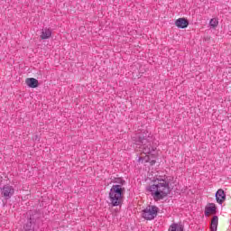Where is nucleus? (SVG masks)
Wrapping results in <instances>:
<instances>
[{
  "instance_id": "3",
  "label": "nucleus",
  "mask_w": 231,
  "mask_h": 231,
  "mask_svg": "<svg viewBox=\"0 0 231 231\" xmlns=\"http://www.w3.org/2000/svg\"><path fill=\"white\" fill-rule=\"evenodd\" d=\"M125 192V188L122 185H113L110 189L109 199L112 207H120L124 203V194Z\"/></svg>"
},
{
  "instance_id": "5",
  "label": "nucleus",
  "mask_w": 231,
  "mask_h": 231,
  "mask_svg": "<svg viewBox=\"0 0 231 231\" xmlns=\"http://www.w3.org/2000/svg\"><path fill=\"white\" fill-rule=\"evenodd\" d=\"M158 212H160V208L158 207L148 206L143 210V217L146 219V221H152V219H154V217L158 216Z\"/></svg>"
},
{
  "instance_id": "2",
  "label": "nucleus",
  "mask_w": 231,
  "mask_h": 231,
  "mask_svg": "<svg viewBox=\"0 0 231 231\" xmlns=\"http://www.w3.org/2000/svg\"><path fill=\"white\" fill-rule=\"evenodd\" d=\"M155 184L146 187L147 192H151L154 201H160L167 198L171 192L170 181L165 179H156Z\"/></svg>"
},
{
  "instance_id": "4",
  "label": "nucleus",
  "mask_w": 231,
  "mask_h": 231,
  "mask_svg": "<svg viewBox=\"0 0 231 231\" xmlns=\"http://www.w3.org/2000/svg\"><path fill=\"white\" fill-rule=\"evenodd\" d=\"M27 222L23 224V230L33 231L35 230V223L39 219V213L37 211L30 210L26 213Z\"/></svg>"
},
{
  "instance_id": "16",
  "label": "nucleus",
  "mask_w": 231,
  "mask_h": 231,
  "mask_svg": "<svg viewBox=\"0 0 231 231\" xmlns=\"http://www.w3.org/2000/svg\"><path fill=\"white\" fill-rule=\"evenodd\" d=\"M152 160L150 162V165H154L156 163V154H152Z\"/></svg>"
},
{
  "instance_id": "7",
  "label": "nucleus",
  "mask_w": 231,
  "mask_h": 231,
  "mask_svg": "<svg viewBox=\"0 0 231 231\" xmlns=\"http://www.w3.org/2000/svg\"><path fill=\"white\" fill-rule=\"evenodd\" d=\"M215 198L218 205H222V203H225V200L226 199V194L225 193V190L223 189H219L216 192Z\"/></svg>"
},
{
  "instance_id": "11",
  "label": "nucleus",
  "mask_w": 231,
  "mask_h": 231,
  "mask_svg": "<svg viewBox=\"0 0 231 231\" xmlns=\"http://www.w3.org/2000/svg\"><path fill=\"white\" fill-rule=\"evenodd\" d=\"M185 226L181 223H173L170 226L168 231H183Z\"/></svg>"
},
{
  "instance_id": "8",
  "label": "nucleus",
  "mask_w": 231,
  "mask_h": 231,
  "mask_svg": "<svg viewBox=\"0 0 231 231\" xmlns=\"http://www.w3.org/2000/svg\"><path fill=\"white\" fill-rule=\"evenodd\" d=\"M204 214L206 217H208L210 214H217V207L214 203H209L208 206L205 208Z\"/></svg>"
},
{
  "instance_id": "10",
  "label": "nucleus",
  "mask_w": 231,
  "mask_h": 231,
  "mask_svg": "<svg viewBox=\"0 0 231 231\" xmlns=\"http://www.w3.org/2000/svg\"><path fill=\"white\" fill-rule=\"evenodd\" d=\"M25 84L28 86V88H39V80H37L35 78L26 79Z\"/></svg>"
},
{
  "instance_id": "13",
  "label": "nucleus",
  "mask_w": 231,
  "mask_h": 231,
  "mask_svg": "<svg viewBox=\"0 0 231 231\" xmlns=\"http://www.w3.org/2000/svg\"><path fill=\"white\" fill-rule=\"evenodd\" d=\"M219 221V218L217 216H213L210 223V231H217V223Z\"/></svg>"
},
{
  "instance_id": "12",
  "label": "nucleus",
  "mask_w": 231,
  "mask_h": 231,
  "mask_svg": "<svg viewBox=\"0 0 231 231\" xmlns=\"http://www.w3.org/2000/svg\"><path fill=\"white\" fill-rule=\"evenodd\" d=\"M42 41H44L46 39H50L51 37V29L44 28L42 29V34H41Z\"/></svg>"
},
{
  "instance_id": "14",
  "label": "nucleus",
  "mask_w": 231,
  "mask_h": 231,
  "mask_svg": "<svg viewBox=\"0 0 231 231\" xmlns=\"http://www.w3.org/2000/svg\"><path fill=\"white\" fill-rule=\"evenodd\" d=\"M112 183H119V185H125V181L124 180V179L120 178V177H116L112 180Z\"/></svg>"
},
{
  "instance_id": "9",
  "label": "nucleus",
  "mask_w": 231,
  "mask_h": 231,
  "mask_svg": "<svg viewBox=\"0 0 231 231\" xmlns=\"http://www.w3.org/2000/svg\"><path fill=\"white\" fill-rule=\"evenodd\" d=\"M175 25L177 28L183 30L189 26V20L187 18H179L175 21Z\"/></svg>"
},
{
  "instance_id": "1",
  "label": "nucleus",
  "mask_w": 231,
  "mask_h": 231,
  "mask_svg": "<svg viewBox=\"0 0 231 231\" xmlns=\"http://www.w3.org/2000/svg\"><path fill=\"white\" fill-rule=\"evenodd\" d=\"M132 142L134 143L135 149H139L141 152L146 154L144 157L138 158V163H151L152 161V154H154V147H152V135L149 131L145 130L143 132H140L135 134L132 137Z\"/></svg>"
},
{
  "instance_id": "6",
  "label": "nucleus",
  "mask_w": 231,
  "mask_h": 231,
  "mask_svg": "<svg viewBox=\"0 0 231 231\" xmlns=\"http://www.w3.org/2000/svg\"><path fill=\"white\" fill-rule=\"evenodd\" d=\"M14 192L15 189L10 185H5L3 189H1V194L5 197V199H10V198L14 196Z\"/></svg>"
},
{
  "instance_id": "15",
  "label": "nucleus",
  "mask_w": 231,
  "mask_h": 231,
  "mask_svg": "<svg viewBox=\"0 0 231 231\" xmlns=\"http://www.w3.org/2000/svg\"><path fill=\"white\" fill-rule=\"evenodd\" d=\"M218 24L219 21L217 20V18H212L209 22V26H211V28H217Z\"/></svg>"
}]
</instances>
